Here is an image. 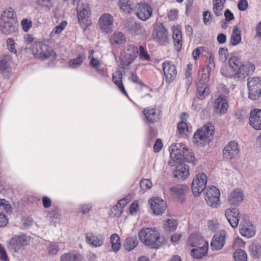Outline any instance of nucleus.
I'll list each match as a JSON object with an SVG mask.
<instances>
[{
  "mask_svg": "<svg viewBox=\"0 0 261 261\" xmlns=\"http://www.w3.org/2000/svg\"><path fill=\"white\" fill-rule=\"evenodd\" d=\"M171 160L169 164L175 166L176 162L184 161L188 163H193L195 160L193 153L185 144L181 143L172 144L169 148Z\"/></svg>",
  "mask_w": 261,
  "mask_h": 261,
  "instance_id": "f257e3e1",
  "label": "nucleus"
},
{
  "mask_svg": "<svg viewBox=\"0 0 261 261\" xmlns=\"http://www.w3.org/2000/svg\"><path fill=\"white\" fill-rule=\"evenodd\" d=\"M230 66L234 70V80L243 81L247 76L253 73L255 65L249 61L240 63L239 59L235 56L231 57L228 61Z\"/></svg>",
  "mask_w": 261,
  "mask_h": 261,
  "instance_id": "f03ea898",
  "label": "nucleus"
},
{
  "mask_svg": "<svg viewBox=\"0 0 261 261\" xmlns=\"http://www.w3.org/2000/svg\"><path fill=\"white\" fill-rule=\"evenodd\" d=\"M140 241L150 248L158 249L165 242V239L155 228H143L138 232Z\"/></svg>",
  "mask_w": 261,
  "mask_h": 261,
  "instance_id": "7ed1b4c3",
  "label": "nucleus"
},
{
  "mask_svg": "<svg viewBox=\"0 0 261 261\" xmlns=\"http://www.w3.org/2000/svg\"><path fill=\"white\" fill-rule=\"evenodd\" d=\"M18 21L14 10L11 7L5 9L0 18V29L6 35L15 33L17 31Z\"/></svg>",
  "mask_w": 261,
  "mask_h": 261,
  "instance_id": "20e7f679",
  "label": "nucleus"
},
{
  "mask_svg": "<svg viewBox=\"0 0 261 261\" xmlns=\"http://www.w3.org/2000/svg\"><path fill=\"white\" fill-rule=\"evenodd\" d=\"M29 49L34 57L39 59H53L56 56L53 49L42 41H34Z\"/></svg>",
  "mask_w": 261,
  "mask_h": 261,
  "instance_id": "39448f33",
  "label": "nucleus"
},
{
  "mask_svg": "<svg viewBox=\"0 0 261 261\" xmlns=\"http://www.w3.org/2000/svg\"><path fill=\"white\" fill-rule=\"evenodd\" d=\"M73 4L76 6L78 21L83 29H86L91 24L90 19V10L86 2L81 0H73Z\"/></svg>",
  "mask_w": 261,
  "mask_h": 261,
  "instance_id": "423d86ee",
  "label": "nucleus"
},
{
  "mask_svg": "<svg viewBox=\"0 0 261 261\" xmlns=\"http://www.w3.org/2000/svg\"><path fill=\"white\" fill-rule=\"evenodd\" d=\"M214 133V126L211 123H207L195 133L193 141L197 145L205 146L208 144L210 137Z\"/></svg>",
  "mask_w": 261,
  "mask_h": 261,
  "instance_id": "0eeeda50",
  "label": "nucleus"
},
{
  "mask_svg": "<svg viewBox=\"0 0 261 261\" xmlns=\"http://www.w3.org/2000/svg\"><path fill=\"white\" fill-rule=\"evenodd\" d=\"M248 97L255 100L261 96V78L254 76L248 79Z\"/></svg>",
  "mask_w": 261,
  "mask_h": 261,
  "instance_id": "6e6552de",
  "label": "nucleus"
},
{
  "mask_svg": "<svg viewBox=\"0 0 261 261\" xmlns=\"http://www.w3.org/2000/svg\"><path fill=\"white\" fill-rule=\"evenodd\" d=\"M207 176L203 172L195 175L192 182L191 188L195 197H198L205 189Z\"/></svg>",
  "mask_w": 261,
  "mask_h": 261,
  "instance_id": "1a4fd4ad",
  "label": "nucleus"
},
{
  "mask_svg": "<svg viewBox=\"0 0 261 261\" xmlns=\"http://www.w3.org/2000/svg\"><path fill=\"white\" fill-rule=\"evenodd\" d=\"M138 48L133 44L128 45L121 53L120 60L123 65L128 66L137 58Z\"/></svg>",
  "mask_w": 261,
  "mask_h": 261,
  "instance_id": "9d476101",
  "label": "nucleus"
},
{
  "mask_svg": "<svg viewBox=\"0 0 261 261\" xmlns=\"http://www.w3.org/2000/svg\"><path fill=\"white\" fill-rule=\"evenodd\" d=\"M152 36L153 39L161 45H166L170 40L169 33L162 23L154 26Z\"/></svg>",
  "mask_w": 261,
  "mask_h": 261,
  "instance_id": "9b49d317",
  "label": "nucleus"
},
{
  "mask_svg": "<svg viewBox=\"0 0 261 261\" xmlns=\"http://www.w3.org/2000/svg\"><path fill=\"white\" fill-rule=\"evenodd\" d=\"M220 193L219 190L214 186L207 187L205 189L204 199L207 204L213 208L220 205Z\"/></svg>",
  "mask_w": 261,
  "mask_h": 261,
  "instance_id": "f8f14e48",
  "label": "nucleus"
},
{
  "mask_svg": "<svg viewBox=\"0 0 261 261\" xmlns=\"http://www.w3.org/2000/svg\"><path fill=\"white\" fill-rule=\"evenodd\" d=\"M31 241V237L24 234L14 235L9 242V247L15 252H17L24 247L28 245Z\"/></svg>",
  "mask_w": 261,
  "mask_h": 261,
  "instance_id": "ddd939ff",
  "label": "nucleus"
},
{
  "mask_svg": "<svg viewBox=\"0 0 261 261\" xmlns=\"http://www.w3.org/2000/svg\"><path fill=\"white\" fill-rule=\"evenodd\" d=\"M162 68L166 82L170 84L176 79L177 70L175 65L170 61H166L162 64Z\"/></svg>",
  "mask_w": 261,
  "mask_h": 261,
  "instance_id": "4468645a",
  "label": "nucleus"
},
{
  "mask_svg": "<svg viewBox=\"0 0 261 261\" xmlns=\"http://www.w3.org/2000/svg\"><path fill=\"white\" fill-rule=\"evenodd\" d=\"M150 210L155 215H160L163 214L166 208V202L158 197H153L148 200Z\"/></svg>",
  "mask_w": 261,
  "mask_h": 261,
  "instance_id": "2eb2a0df",
  "label": "nucleus"
},
{
  "mask_svg": "<svg viewBox=\"0 0 261 261\" xmlns=\"http://www.w3.org/2000/svg\"><path fill=\"white\" fill-rule=\"evenodd\" d=\"M152 9L147 3L143 2L138 4L136 15L139 19L146 21L152 14Z\"/></svg>",
  "mask_w": 261,
  "mask_h": 261,
  "instance_id": "dca6fc26",
  "label": "nucleus"
},
{
  "mask_svg": "<svg viewBox=\"0 0 261 261\" xmlns=\"http://www.w3.org/2000/svg\"><path fill=\"white\" fill-rule=\"evenodd\" d=\"M126 29L130 34L133 36L144 37L147 35V31L145 28L140 23L130 21L126 24Z\"/></svg>",
  "mask_w": 261,
  "mask_h": 261,
  "instance_id": "f3484780",
  "label": "nucleus"
},
{
  "mask_svg": "<svg viewBox=\"0 0 261 261\" xmlns=\"http://www.w3.org/2000/svg\"><path fill=\"white\" fill-rule=\"evenodd\" d=\"M98 23L102 32L109 33L113 30V18L109 14H103L99 18Z\"/></svg>",
  "mask_w": 261,
  "mask_h": 261,
  "instance_id": "a211bd4d",
  "label": "nucleus"
},
{
  "mask_svg": "<svg viewBox=\"0 0 261 261\" xmlns=\"http://www.w3.org/2000/svg\"><path fill=\"white\" fill-rule=\"evenodd\" d=\"M244 193L239 188H236L230 192L227 197L228 203L232 206H238L243 200Z\"/></svg>",
  "mask_w": 261,
  "mask_h": 261,
  "instance_id": "6ab92c4d",
  "label": "nucleus"
},
{
  "mask_svg": "<svg viewBox=\"0 0 261 261\" xmlns=\"http://www.w3.org/2000/svg\"><path fill=\"white\" fill-rule=\"evenodd\" d=\"M229 105L227 97L223 95H220L217 97L214 103V110L217 114L223 115L228 110Z\"/></svg>",
  "mask_w": 261,
  "mask_h": 261,
  "instance_id": "aec40b11",
  "label": "nucleus"
},
{
  "mask_svg": "<svg viewBox=\"0 0 261 261\" xmlns=\"http://www.w3.org/2000/svg\"><path fill=\"white\" fill-rule=\"evenodd\" d=\"M250 126L256 130H261V109L254 108L251 110L249 118Z\"/></svg>",
  "mask_w": 261,
  "mask_h": 261,
  "instance_id": "412c9836",
  "label": "nucleus"
},
{
  "mask_svg": "<svg viewBox=\"0 0 261 261\" xmlns=\"http://www.w3.org/2000/svg\"><path fill=\"white\" fill-rule=\"evenodd\" d=\"M143 115L147 122L153 123L160 119V111L156 107H149L144 109Z\"/></svg>",
  "mask_w": 261,
  "mask_h": 261,
  "instance_id": "4be33fe9",
  "label": "nucleus"
},
{
  "mask_svg": "<svg viewBox=\"0 0 261 261\" xmlns=\"http://www.w3.org/2000/svg\"><path fill=\"white\" fill-rule=\"evenodd\" d=\"M239 150L238 142L236 141H230L223 149L224 157L227 159H232L237 155Z\"/></svg>",
  "mask_w": 261,
  "mask_h": 261,
  "instance_id": "5701e85b",
  "label": "nucleus"
},
{
  "mask_svg": "<svg viewBox=\"0 0 261 261\" xmlns=\"http://www.w3.org/2000/svg\"><path fill=\"white\" fill-rule=\"evenodd\" d=\"M175 166L176 168L173 172L174 177L181 181L186 179L190 175L189 166L183 163Z\"/></svg>",
  "mask_w": 261,
  "mask_h": 261,
  "instance_id": "b1692460",
  "label": "nucleus"
},
{
  "mask_svg": "<svg viewBox=\"0 0 261 261\" xmlns=\"http://www.w3.org/2000/svg\"><path fill=\"white\" fill-rule=\"evenodd\" d=\"M239 212L235 208H227L225 212V216L231 226L234 228L238 226Z\"/></svg>",
  "mask_w": 261,
  "mask_h": 261,
  "instance_id": "393cba45",
  "label": "nucleus"
},
{
  "mask_svg": "<svg viewBox=\"0 0 261 261\" xmlns=\"http://www.w3.org/2000/svg\"><path fill=\"white\" fill-rule=\"evenodd\" d=\"M225 236L224 231H220L214 236L211 243V247L213 250H219L223 248L225 244Z\"/></svg>",
  "mask_w": 261,
  "mask_h": 261,
  "instance_id": "a878e982",
  "label": "nucleus"
},
{
  "mask_svg": "<svg viewBox=\"0 0 261 261\" xmlns=\"http://www.w3.org/2000/svg\"><path fill=\"white\" fill-rule=\"evenodd\" d=\"M105 237L101 234H96L92 233H88L86 234V242L92 247H99L104 243Z\"/></svg>",
  "mask_w": 261,
  "mask_h": 261,
  "instance_id": "bb28decb",
  "label": "nucleus"
},
{
  "mask_svg": "<svg viewBox=\"0 0 261 261\" xmlns=\"http://www.w3.org/2000/svg\"><path fill=\"white\" fill-rule=\"evenodd\" d=\"M240 232L243 236L250 238L255 234V228L250 222H241L240 226Z\"/></svg>",
  "mask_w": 261,
  "mask_h": 261,
  "instance_id": "cd10ccee",
  "label": "nucleus"
},
{
  "mask_svg": "<svg viewBox=\"0 0 261 261\" xmlns=\"http://www.w3.org/2000/svg\"><path fill=\"white\" fill-rule=\"evenodd\" d=\"M195 247L191 250V255L195 258H201L207 255L208 249V242H204L203 245Z\"/></svg>",
  "mask_w": 261,
  "mask_h": 261,
  "instance_id": "c85d7f7f",
  "label": "nucleus"
},
{
  "mask_svg": "<svg viewBox=\"0 0 261 261\" xmlns=\"http://www.w3.org/2000/svg\"><path fill=\"white\" fill-rule=\"evenodd\" d=\"M88 59L89 65L95 69L99 68L102 64L101 56L98 52L93 50L90 51Z\"/></svg>",
  "mask_w": 261,
  "mask_h": 261,
  "instance_id": "c756f323",
  "label": "nucleus"
},
{
  "mask_svg": "<svg viewBox=\"0 0 261 261\" xmlns=\"http://www.w3.org/2000/svg\"><path fill=\"white\" fill-rule=\"evenodd\" d=\"M12 62V58L10 56H5L0 60V71L4 75H8L10 72Z\"/></svg>",
  "mask_w": 261,
  "mask_h": 261,
  "instance_id": "7c9ffc66",
  "label": "nucleus"
},
{
  "mask_svg": "<svg viewBox=\"0 0 261 261\" xmlns=\"http://www.w3.org/2000/svg\"><path fill=\"white\" fill-rule=\"evenodd\" d=\"M173 35L172 38L174 43L176 50L179 51L181 50L182 45V36L180 30L174 27L172 28Z\"/></svg>",
  "mask_w": 261,
  "mask_h": 261,
  "instance_id": "2f4dec72",
  "label": "nucleus"
},
{
  "mask_svg": "<svg viewBox=\"0 0 261 261\" xmlns=\"http://www.w3.org/2000/svg\"><path fill=\"white\" fill-rule=\"evenodd\" d=\"M110 43L112 46L122 45L126 42L125 36L122 32H115L110 37Z\"/></svg>",
  "mask_w": 261,
  "mask_h": 261,
  "instance_id": "473e14b6",
  "label": "nucleus"
},
{
  "mask_svg": "<svg viewBox=\"0 0 261 261\" xmlns=\"http://www.w3.org/2000/svg\"><path fill=\"white\" fill-rule=\"evenodd\" d=\"M122 72L117 70L113 74L112 80L115 84L117 86L120 91L124 95L127 96V93L124 87L122 82Z\"/></svg>",
  "mask_w": 261,
  "mask_h": 261,
  "instance_id": "72a5a7b5",
  "label": "nucleus"
},
{
  "mask_svg": "<svg viewBox=\"0 0 261 261\" xmlns=\"http://www.w3.org/2000/svg\"><path fill=\"white\" fill-rule=\"evenodd\" d=\"M205 241L201 235L197 233H192L189 237L188 245L191 247H198L202 246L204 244Z\"/></svg>",
  "mask_w": 261,
  "mask_h": 261,
  "instance_id": "f704fd0d",
  "label": "nucleus"
},
{
  "mask_svg": "<svg viewBox=\"0 0 261 261\" xmlns=\"http://www.w3.org/2000/svg\"><path fill=\"white\" fill-rule=\"evenodd\" d=\"M55 0H36V8L43 11H48L54 6Z\"/></svg>",
  "mask_w": 261,
  "mask_h": 261,
  "instance_id": "c9c22d12",
  "label": "nucleus"
},
{
  "mask_svg": "<svg viewBox=\"0 0 261 261\" xmlns=\"http://www.w3.org/2000/svg\"><path fill=\"white\" fill-rule=\"evenodd\" d=\"M250 255L255 259L261 257V244L258 242H253L249 247Z\"/></svg>",
  "mask_w": 261,
  "mask_h": 261,
  "instance_id": "e433bc0d",
  "label": "nucleus"
},
{
  "mask_svg": "<svg viewBox=\"0 0 261 261\" xmlns=\"http://www.w3.org/2000/svg\"><path fill=\"white\" fill-rule=\"evenodd\" d=\"M85 58L84 55L79 54L77 57L68 61V66L72 69H77L82 65Z\"/></svg>",
  "mask_w": 261,
  "mask_h": 261,
  "instance_id": "4c0bfd02",
  "label": "nucleus"
},
{
  "mask_svg": "<svg viewBox=\"0 0 261 261\" xmlns=\"http://www.w3.org/2000/svg\"><path fill=\"white\" fill-rule=\"evenodd\" d=\"M43 242L44 247L47 250L49 255H54L58 253L59 251V247L57 243L47 241H44Z\"/></svg>",
  "mask_w": 261,
  "mask_h": 261,
  "instance_id": "58836bf2",
  "label": "nucleus"
},
{
  "mask_svg": "<svg viewBox=\"0 0 261 261\" xmlns=\"http://www.w3.org/2000/svg\"><path fill=\"white\" fill-rule=\"evenodd\" d=\"M121 10L125 13H130L134 10V5L130 0H118Z\"/></svg>",
  "mask_w": 261,
  "mask_h": 261,
  "instance_id": "ea45409f",
  "label": "nucleus"
},
{
  "mask_svg": "<svg viewBox=\"0 0 261 261\" xmlns=\"http://www.w3.org/2000/svg\"><path fill=\"white\" fill-rule=\"evenodd\" d=\"M138 244V241L136 237H129L125 239L123 246L126 250L130 251L133 250Z\"/></svg>",
  "mask_w": 261,
  "mask_h": 261,
  "instance_id": "a19ab883",
  "label": "nucleus"
},
{
  "mask_svg": "<svg viewBox=\"0 0 261 261\" xmlns=\"http://www.w3.org/2000/svg\"><path fill=\"white\" fill-rule=\"evenodd\" d=\"M187 187L184 185H178L170 188V191L172 195L177 197H180L186 194L187 192Z\"/></svg>",
  "mask_w": 261,
  "mask_h": 261,
  "instance_id": "79ce46f5",
  "label": "nucleus"
},
{
  "mask_svg": "<svg viewBox=\"0 0 261 261\" xmlns=\"http://www.w3.org/2000/svg\"><path fill=\"white\" fill-rule=\"evenodd\" d=\"M210 90L208 86H203L200 84H197V96L201 99H204L210 94Z\"/></svg>",
  "mask_w": 261,
  "mask_h": 261,
  "instance_id": "37998d69",
  "label": "nucleus"
},
{
  "mask_svg": "<svg viewBox=\"0 0 261 261\" xmlns=\"http://www.w3.org/2000/svg\"><path fill=\"white\" fill-rule=\"evenodd\" d=\"M241 32L237 26H235L233 29L230 40V43L233 46H236L241 41Z\"/></svg>",
  "mask_w": 261,
  "mask_h": 261,
  "instance_id": "c03bdc74",
  "label": "nucleus"
},
{
  "mask_svg": "<svg viewBox=\"0 0 261 261\" xmlns=\"http://www.w3.org/2000/svg\"><path fill=\"white\" fill-rule=\"evenodd\" d=\"M111 247L113 250L117 252L120 249L121 243L119 236L116 234H113L110 237Z\"/></svg>",
  "mask_w": 261,
  "mask_h": 261,
  "instance_id": "a18cd8bd",
  "label": "nucleus"
},
{
  "mask_svg": "<svg viewBox=\"0 0 261 261\" xmlns=\"http://www.w3.org/2000/svg\"><path fill=\"white\" fill-rule=\"evenodd\" d=\"M213 2L214 13L217 16L221 15L225 0H213Z\"/></svg>",
  "mask_w": 261,
  "mask_h": 261,
  "instance_id": "49530a36",
  "label": "nucleus"
},
{
  "mask_svg": "<svg viewBox=\"0 0 261 261\" xmlns=\"http://www.w3.org/2000/svg\"><path fill=\"white\" fill-rule=\"evenodd\" d=\"M60 261H82V256L75 252L65 253L61 256Z\"/></svg>",
  "mask_w": 261,
  "mask_h": 261,
  "instance_id": "de8ad7c7",
  "label": "nucleus"
},
{
  "mask_svg": "<svg viewBox=\"0 0 261 261\" xmlns=\"http://www.w3.org/2000/svg\"><path fill=\"white\" fill-rule=\"evenodd\" d=\"M67 23L66 21H62L60 24L54 28L50 33L49 36L51 39H55L59 37V35L66 27Z\"/></svg>",
  "mask_w": 261,
  "mask_h": 261,
  "instance_id": "09e8293b",
  "label": "nucleus"
},
{
  "mask_svg": "<svg viewBox=\"0 0 261 261\" xmlns=\"http://www.w3.org/2000/svg\"><path fill=\"white\" fill-rule=\"evenodd\" d=\"M128 199L127 198H123L120 200L115 207L113 208V210L116 212L114 213V215L119 217L121 215L122 213V210L123 207H124L128 203Z\"/></svg>",
  "mask_w": 261,
  "mask_h": 261,
  "instance_id": "8fccbe9b",
  "label": "nucleus"
},
{
  "mask_svg": "<svg viewBox=\"0 0 261 261\" xmlns=\"http://www.w3.org/2000/svg\"><path fill=\"white\" fill-rule=\"evenodd\" d=\"M210 73V70H202V73L199 75L198 81L197 84H200L203 86H207L206 84L209 80Z\"/></svg>",
  "mask_w": 261,
  "mask_h": 261,
  "instance_id": "3c124183",
  "label": "nucleus"
},
{
  "mask_svg": "<svg viewBox=\"0 0 261 261\" xmlns=\"http://www.w3.org/2000/svg\"><path fill=\"white\" fill-rule=\"evenodd\" d=\"M235 261H246L247 255L245 251L241 249H237L233 254Z\"/></svg>",
  "mask_w": 261,
  "mask_h": 261,
  "instance_id": "603ef678",
  "label": "nucleus"
},
{
  "mask_svg": "<svg viewBox=\"0 0 261 261\" xmlns=\"http://www.w3.org/2000/svg\"><path fill=\"white\" fill-rule=\"evenodd\" d=\"M221 74L226 77H232L234 79V70L228 64V66H225L221 69Z\"/></svg>",
  "mask_w": 261,
  "mask_h": 261,
  "instance_id": "864d4df0",
  "label": "nucleus"
},
{
  "mask_svg": "<svg viewBox=\"0 0 261 261\" xmlns=\"http://www.w3.org/2000/svg\"><path fill=\"white\" fill-rule=\"evenodd\" d=\"M178 131L181 135H187V133L190 131V127L187 123L185 121H181L177 124Z\"/></svg>",
  "mask_w": 261,
  "mask_h": 261,
  "instance_id": "5fc2aeb1",
  "label": "nucleus"
},
{
  "mask_svg": "<svg viewBox=\"0 0 261 261\" xmlns=\"http://www.w3.org/2000/svg\"><path fill=\"white\" fill-rule=\"evenodd\" d=\"M139 58L143 61H149L150 60V56L148 54L146 48L142 45L139 46Z\"/></svg>",
  "mask_w": 261,
  "mask_h": 261,
  "instance_id": "6e6d98bb",
  "label": "nucleus"
},
{
  "mask_svg": "<svg viewBox=\"0 0 261 261\" xmlns=\"http://www.w3.org/2000/svg\"><path fill=\"white\" fill-rule=\"evenodd\" d=\"M177 226V223L174 219H168L165 224V228L170 231H173L176 230Z\"/></svg>",
  "mask_w": 261,
  "mask_h": 261,
  "instance_id": "4d7b16f0",
  "label": "nucleus"
},
{
  "mask_svg": "<svg viewBox=\"0 0 261 261\" xmlns=\"http://www.w3.org/2000/svg\"><path fill=\"white\" fill-rule=\"evenodd\" d=\"M21 25L24 32H28L33 26L32 21L30 19L24 18L21 21Z\"/></svg>",
  "mask_w": 261,
  "mask_h": 261,
  "instance_id": "13d9d810",
  "label": "nucleus"
},
{
  "mask_svg": "<svg viewBox=\"0 0 261 261\" xmlns=\"http://www.w3.org/2000/svg\"><path fill=\"white\" fill-rule=\"evenodd\" d=\"M7 49L9 51L16 54L17 53V49L15 46V42L13 39L9 38L6 41Z\"/></svg>",
  "mask_w": 261,
  "mask_h": 261,
  "instance_id": "bf43d9fd",
  "label": "nucleus"
},
{
  "mask_svg": "<svg viewBox=\"0 0 261 261\" xmlns=\"http://www.w3.org/2000/svg\"><path fill=\"white\" fill-rule=\"evenodd\" d=\"M207 62V69L206 70H213L215 68V56L213 53H210L209 54L208 57L207 58L206 60Z\"/></svg>",
  "mask_w": 261,
  "mask_h": 261,
  "instance_id": "052dcab7",
  "label": "nucleus"
},
{
  "mask_svg": "<svg viewBox=\"0 0 261 261\" xmlns=\"http://www.w3.org/2000/svg\"><path fill=\"white\" fill-rule=\"evenodd\" d=\"M92 205L91 203H83L79 207V211L83 214H87L91 210Z\"/></svg>",
  "mask_w": 261,
  "mask_h": 261,
  "instance_id": "680f3d73",
  "label": "nucleus"
},
{
  "mask_svg": "<svg viewBox=\"0 0 261 261\" xmlns=\"http://www.w3.org/2000/svg\"><path fill=\"white\" fill-rule=\"evenodd\" d=\"M218 55L220 60L222 62H225L228 55V49L224 47L220 48L218 51Z\"/></svg>",
  "mask_w": 261,
  "mask_h": 261,
  "instance_id": "e2e57ef3",
  "label": "nucleus"
},
{
  "mask_svg": "<svg viewBox=\"0 0 261 261\" xmlns=\"http://www.w3.org/2000/svg\"><path fill=\"white\" fill-rule=\"evenodd\" d=\"M0 208L5 211L7 213H10L12 207L8 201L5 199H0Z\"/></svg>",
  "mask_w": 261,
  "mask_h": 261,
  "instance_id": "0e129e2a",
  "label": "nucleus"
},
{
  "mask_svg": "<svg viewBox=\"0 0 261 261\" xmlns=\"http://www.w3.org/2000/svg\"><path fill=\"white\" fill-rule=\"evenodd\" d=\"M140 185L141 189L143 191H146L148 189H149L152 186V184L151 180L147 179L142 180L140 182Z\"/></svg>",
  "mask_w": 261,
  "mask_h": 261,
  "instance_id": "69168bd1",
  "label": "nucleus"
},
{
  "mask_svg": "<svg viewBox=\"0 0 261 261\" xmlns=\"http://www.w3.org/2000/svg\"><path fill=\"white\" fill-rule=\"evenodd\" d=\"M139 210V201L135 200L130 206V213L132 215H136Z\"/></svg>",
  "mask_w": 261,
  "mask_h": 261,
  "instance_id": "338daca9",
  "label": "nucleus"
},
{
  "mask_svg": "<svg viewBox=\"0 0 261 261\" xmlns=\"http://www.w3.org/2000/svg\"><path fill=\"white\" fill-rule=\"evenodd\" d=\"M207 227L209 230L214 232L218 228V222L216 220H210L207 222Z\"/></svg>",
  "mask_w": 261,
  "mask_h": 261,
  "instance_id": "774afa93",
  "label": "nucleus"
}]
</instances>
